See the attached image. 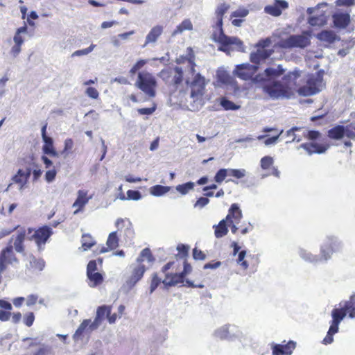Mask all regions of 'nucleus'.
I'll list each match as a JSON object with an SVG mask.
<instances>
[{"label": "nucleus", "instance_id": "nucleus-25", "mask_svg": "<svg viewBox=\"0 0 355 355\" xmlns=\"http://www.w3.org/2000/svg\"><path fill=\"white\" fill-rule=\"evenodd\" d=\"M272 54V51L258 49L256 51L252 52L250 54V61L254 64H258L264 61Z\"/></svg>", "mask_w": 355, "mask_h": 355}, {"label": "nucleus", "instance_id": "nucleus-55", "mask_svg": "<svg viewBox=\"0 0 355 355\" xmlns=\"http://www.w3.org/2000/svg\"><path fill=\"white\" fill-rule=\"evenodd\" d=\"M249 13V10L245 8H239L231 15L232 17H245Z\"/></svg>", "mask_w": 355, "mask_h": 355}, {"label": "nucleus", "instance_id": "nucleus-39", "mask_svg": "<svg viewBox=\"0 0 355 355\" xmlns=\"http://www.w3.org/2000/svg\"><path fill=\"white\" fill-rule=\"evenodd\" d=\"M171 190L170 187L155 185L150 188L149 192L152 196L159 197L162 196Z\"/></svg>", "mask_w": 355, "mask_h": 355}, {"label": "nucleus", "instance_id": "nucleus-16", "mask_svg": "<svg viewBox=\"0 0 355 355\" xmlns=\"http://www.w3.org/2000/svg\"><path fill=\"white\" fill-rule=\"evenodd\" d=\"M257 69L258 67L257 65H251L248 63H244L236 65L234 70V73L241 79L247 80L254 78L253 76Z\"/></svg>", "mask_w": 355, "mask_h": 355}, {"label": "nucleus", "instance_id": "nucleus-7", "mask_svg": "<svg viewBox=\"0 0 355 355\" xmlns=\"http://www.w3.org/2000/svg\"><path fill=\"white\" fill-rule=\"evenodd\" d=\"M263 89L264 92L272 99L291 98L293 97L283 80L282 82L273 81L268 83L263 86Z\"/></svg>", "mask_w": 355, "mask_h": 355}, {"label": "nucleus", "instance_id": "nucleus-46", "mask_svg": "<svg viewBox=\"0 0 355 355\" xmlns=\"http://www.w3.org/2000/svg\"><path fill=\"white\" fill-rule=\"evenodd\" d=\"M327 6V3H320L315 7L308 8L306 12L311 16L320 15L322 12H325L324 11L322 10L321 9L324 7H326Z\"/></svg>", "mask_w": 355, "mask_h": 355}, {"label": "nucleus", "instance_id": "nucleus-57", "mask_svg": "<svg viewBox=\"0 0 355 355\" xmlns=\"http://www.w3.org/2000/svg\"><path fill=\"white\" fill-rule=\"evenodd\" d=\"M21 45L15 44L11 46V49L9 51L10 55L13 58H17L19 53L21 52Z\"/></svg>", "mask_w": 355, "mask_h": 355}, {"label": "nucleus", "instance_id": "nucleus-47", "mask_svg": "<svg viewBox=\"0 0 355 355\" xmlns=\"http://www.w3.org/2000/svg\"><path fill=\"white\" fill-rule=\"evenodd\" d=\"M221 106L226 110H236L240 108L239 105H235L233 102L223 98L220 101Z\"/></svg>", "mask_w": 355, "mask_h": 355}, {"label": "nucleus", "instance_id": "nucleus-22", "mask_svg": "<svg viewBox=\"0 0 355 355\" xmlns=\"http://www.w3.org/2000/svg\"><path fill=\"white\" fill-rule=\"evenodd\" d=\"M296 347V343L293 341H289L286 345L272 344V355H291L293 349Z\"/></svg>", "mask_w": 355, "mask_h": 355}, {"label": "nucleus", "instance_id": "nucleus-50", "mask_svg": "<svg viewBox=\"0 0 355 355\" xmlns=\"http://www.w3.org/2000/svg\"><path fill=\"white\" fill-rule=\"evenodd\" d=\"M95 47H96L95 44H91L89 47H87L86 49H81V50H77V51H74L71 54V56L75 57V56L86 55L89 54V53H91L94 49Z\"/></svg>", "mask_w": 355, "mask_h": 355}, {"label": "nucleus", "instance_id": "nucleus-30", "mask_svg": "<svg viewBox=\"0 0 355 355\" xmlns=\"http://www.w3.org/2000/svg\"><path fill=\"white\" fill-rule=\"evenodd\" d=\"M92 322H91V320L89 319L84 320L81 322V324L79 325L78 328L76 331L75 334L73 335V338L76 342H78L79 340H82V335L84 331H86L89 334L92 332L89 331V330L88 329Z\"/></svg>", "mask_w": 355, "mask_h": 355}, {"label": "nucleus", "instance_id": "nucleus-52", "mask_svg": "<svg viewBox=\"0 0 355 355\" xmlns=\"http://www.w3.org/2000/svg\"><path fill=\"white\" fill-rule=\"evenodd\" d=\"M345 135L352 139H355V125L349 124L345 126Z\"/></svg>", "mask_w": 355, "mask_h": 355}, {"label": "nucleus", "instance_id": "nucleus-29", "mask_svg": "<svg viewBox=\"0 0 355 355\" xmlns=\"http://www.w3.org/2000/svg\"><path fill=\"white\" fill-rule=\"evenodd\" d=\"M184 277L182 273H175L166 275L165 279L163 280V284L167 286H175L184 282Z\"/></svg>", "mask_w": 355, "mask_h": 355}, {"label": "nucleus", "instance_id": "nucleus-41", "mask_svg": "<svg viewBox=\"0 0 355 355\" xmlns=\"http://www.w3.org/2000/svg\"><path fill=\"white\" fill-rule=\"evenodd\" d=\"M146 260L148 263H152L154 261V259L152 256L151 252L149 248H144V250H142L139 256L137 259L136 263H142Z\"/></svg>", "mask_w": 355, "mask_h": 355}, {"label": "nucleus", "instance_id": "nucleus-26", "mask_svg": "<svg viewBox=\"0 0 355 355\" xmlns=\"http://www.w3.org/2000/svg\"><path fill=\"white\" fill-rule=\"evenodd\" d=\"M298 253L304 261L313 264H318L324 261L321 254L320 256L313 254L311 252L304 248H300Z\"/></svg>", "mask_w": 355, "mask_h": 355}, {"label": "nucleus", "instance_id": "nucleus-1", "mask_svg": "<svg viewBox=\"0 0 355 355\" xmlns=\"http://www.w3.org/2000/svg\"><path fill=\"white\" fill-rule=\"evenodd\" d=\"M185 59L188 61L190 69L185 76V83L189 92L184 94V100L190 103L196 104L197 107L202 106L205 103L204 96L206 94V86L209 80L199 72L196 71V64L193 57L190 56Z\"/></svg>", "mask_w": 355, "mask_h": 355}, {"label": "nucleus", "instance_id": "nucleus-17", "mask_svg": "<svg viewBox=\"0 0 355 355\" xmlns=\"http://www.w3.org/2000/svg\"><path fill=\"white\" fill-rule=\"evenodd\" d=\"M284 72V69L281 65H279L276 68L270 67L265 69L263 73H259L254 76V83L268 82L272 78H277L282 75Z\"/></svg>", "mask_w": 355, "mask_h": 355}, {"label": "nucleus", "instance_id": "nucleus-9", "mask_svg": "<svg viewBox=\"0 0 355 355\" xmlns=\"http://www.w3.org/2000/svg\"><path fill=\"white\" fill-rule=\"evenodd\" d=\"M282 80L292 96H294L300 84L304 83L305 77L302 71L295 69L284 75Z\"/></svg>", "mask_w": 355, "mask_h": 355}, {"label": "nucleus", "instance_id": "nucleus-42", "mask_svg": "<svg viewBox=\"0 0 355 355\" xmlns=\"http://www.w3.org/2000/svg\"><path fill=\"white\" fill-rule=\"evenodd\" d=\"M82 248L84 251L90 249L96 244L94 239L89 234H83L81 239Z\"/></svg>", "mask_w": 355, "mask_h": 355}, {"label": "nucleus", "instance_id": "nucleus-53", "mask_svg": "<svg viewBox=\"0 0 355 355\" xmlns=\"http://www.w3.org/2000/svg\"><path fill=\"white\" fill-rule=\"evenodd\" d=\"M245 255H246L245 250H242V251L239 252V256H238V260H237V263L239 264H240L245 270H246L249 266L248 263L244 260Z\"/></svg>", "mask_w": 355, "mask_h": 355}, {"label": "nucleus", "instance_id": "nucleus-49", "mask_svg": "<svg viewBox=\"0 0 355 355\" xmlns=\"http://www.w3.org/2000/svg\"><path fill=\"white\" fill-rule=\"evenodd\" d=\"M227 175H229V168H222L216 173L214 180L216 182L221 183Z\"/></svg>", "mask_w": 355, "mask_h": 355}, {"label": "nucleus", "instance_id": "nucleus-62", "mask_svg": "<svg viewBox=\"0 0 355 355\" xmlns=\"http://www.w3.org/2000/svg\"><path fill=\"white\" fill-rule=\"evenodd\" d=\"M284 132L283 130H281L279 132V133L277 135V136H275V137H270V138H268L266 139L265 141H264V144L266 146H270V145H273V144H275L279 139V137H280V135Z\"/></svg>", "mask_w": 355, "mask_h": 355}, {"label": "nucleus", "instance_id": "nucleus-63", "mask_svg": "<svg viewBox=\"0 0 355 355\" xmlns=\"http://www.w3.org/2000/svg\"><path fill=\"white\" fill-rule=\"evenodd\" d=\"M209 200L207 198L201 197L200 198L194 205L195 207L202 209L209 203Z\"/></svg>", "mask_w": 355, "mask_h": 355}, {"label": "nucleus", "instance_id": "nucleus-61", "mask_svg": "<svg viewBox=\"0 0 355 355\" xmlns=\"http://www.w3.org/2000/svg\"><path fill=\"white\" fill-rule=\"evenodd\" d=\"M156 110V105H154L152 107L149 108H139L137 110V112L141 115H150L152 114Z\"/></svg>", "mask_w": 355, "mask_h": 355}, {"label": "nucleus", "instance_id": "nucleus-8", "mask_svg": "<svg viewBox=\"0 0 355 355\" xmlns=\"http://www.w3.org/2000/svg\"><path fill=\"white\" fill-rule=\"evenodd\" d=\"M158 76L167 85L178 87L182 81L183 71L179 67H168L162 69Z\"/></svg>", "mask_w": 355, "mask_h": 355}, {"label": "nucleus", "instance_id": "nucleus-21", "mask_svg": "<svg viewBox=\"0 0 355 355\" xmlns=\"http://www.w3.org/2000/svg\"><path fill=\"white\" fill-rule=\"evenodd\" d=\"M328 144L323 145L316 142H309L301 144L297 149L303 148L308 155H311L313 153L322 154L326 152L329 148Z\"/></svg>", "mask_w": 355, "mask_h": 355}, {"label": "nucleus", "instance_id": "nucleus-36", "mask_svg": "<svg viewBox=\"0 0 355 355\" xmlns=\"http://www.w3.org/2000/svg\"><path fill=\"white\" fill-rule=\"evenodd\" d=\"M193 29V24L190 19H186L182 21L176 28L173 31L172 36L182 34L185 31H191Z\"/></svg>", "mask_w": 355, "mask_h": 355}, {"label": "nucleus", "instance_id": "nucleus-31", "mask_svg": "<svg viewBox=\"0 0 355 355\" xmlns=\"http://www.w3.org/2000/svg\"><path fill=\"white\" fill-rule=\"evenodd\" d=\"M230 8V5L226 3H222L218 6L216 10V17L217 21L216 23L215 28L216 29L222 28L223 27V16Z\"/></svg>", "mask_w": 355, "mask_h": 355}, {"label": "nucleus", "instance_id": "nucleus-11", "mask_svg": "<svg viewBox=\"0 0 355 355\" xmlns=\"http://www.w3.org/2000/svg\"><path fill=\"white\" fill-rule=\"evenodd\" d=\"M310 44V38L306 33L293 35L278 42V46L284 49L305 48Z\"/></svg>", "mask_w": 355, "mask_h": 355}, {"label": "nucleus", "instance_id": "nucleus-44", "mask_svg": "<svg viewBox=\"0 0 355 355\" xmlns=\"http://www.w3.org/2000/svg\"><path fill=\"white\" fill-rule=\"evenodd\" d=\"M87 276L89 280V284L91 287H95L101 284L103 279L102 275L98 272L96 274H87Z\"/></svg>", "mask_w": 355, "mask_h": 355}, {"label": "nucleus", "instance_id": "nucleus-27", "mask_svg": "<svg viewBox=\"0 0 355 355\" xmlns=\"http://www.w3.org/2000/svg\"><path fill=\"white\" fill-rule=\"evenodd\" d=\"M28 263H26L27 270L33 271H42L45 266V262L42 259H37L31 254L28 257Z\"/></svg>", "mask_w": 355, "mask_h": 355}, {"label": "nucleus", "instance_id": "nucleus-60", "mask_svg": "<svg viewBox=\"0 0 355 355\" xmlns=\"http://www.w3.org/2000/svg\"><path fill=\"white\" fill-rule=\"evenodd\" d=\"M85 94L93 99H97L99 96L98 92L94 87H88L85 91Z\"/></svg>", "mask_w": 355, "mask_h": 355}, {"label": "nucleus", "instance_id": "nucleus-34", "mask_svg": "<svg viewBox=\"0 0 355 355\" xmlns=\"http://www.w3.org/2000/svg\"><path fill=\"white\" fill-rule=\"evenodd\" d=\"M28 32V27L26 24L24 26L18 28L13 36L12 41L15 44L23 45L24 43V37L22 35L26 34Z\"/></svg>", "mask_w": 355, "mask_h": 355}, {"label": "nucleus", "instance_id": "nucleus-33", "mask_svg": "<svg viewBox=\"0 0 355 355\" xmlns=\"http://www.w3.org/2000/svg\"><path fill=\"white\" fill-rule=\"evenodd\" d=\"M214 229V234L216 238H221L225 236L228 232L227 222L223 219L218 225L213 226Z\"/></svg>", "mask_w": 355, "mask_h": 355}, {"label": "nucleus", "instance_id": "nucleus-6", "mask_svg": "<svg viewBox=\"0 0 355 355\" xmlns=\"http://www.w3.org/2000/svg\"><path fill=\"white\" fill-rule=\"evenodd\" d=\"M305 85L300 84L297 92L300 96H309L318 93L322 87V79L318 74L305 78Z\"/></svg>", "mask_w": 355, "mask_h": 355}, {"label": "nucleus", "instance_id": "nucleus-14", "mask_svg": "<svg viewBox=\"0 0 355 355\" xmlns=\"http://www.w3.org/2000/svg\"><path fill=\"white\" fill-rule=\"evenodd\" d=\"M132 272L130 275L127 278L124 287L128 290L132 289L136 284L142 278L146 270V266L143 263H135L131 266Z\"/></svg>", "mask_w": 355, "mask_h": 355}, {"label": "nucleus", "instance_id": "nucleus-56", "mask_svg": "<svg viewBox=\"0 0 355 355\" xmlns=\"http://www.w3.org/2000/svg\"><path fill=\"white\" fill-rule=\"evenodd\" d=\"M273 164V159L270 156L263 157L261 159V166L263 169H268Z\"/></svg>", "mask_w": 355, "mask_h": 355}, {"label": "nucleus", "instance_id": "nucleus-37", "mask_svg": "<svg viewBox=\"0 0 355 355\" xmlns=\"http://www.w3.org/2000/svg\"><path fill=\"white\" fill-rule=\"evenodd\" d=\"M345 135V126L337 125L328 131V136L333 139H340Z\"/></svg>", "mask_w": 355, "mask_h": 355}, {"label": "nucleus", "instance_id": "nucleus-3", "mask_svg": "<svg viewBox=\"0 0 355 355\" xmlns=\"http://www.w3.org/2000/svg\"><path fill=\"white\" fill-rule=\"evenodd\" d=\"M135 85L148 97L155 96L157 80L152 73L146 71L139 72Z\"/></svg>", "mask_w": 355, "mask_h": 355}, {"label": "nucleus", "instance_id": "nucleus-18", "mask_svg": "<svg viewBox=\"0 0 355 355\" xmlns=\"http://www.w3.org/2000/svg\"><path fill=\"white\" fill-rule=\"evenodd\" d=\"M92 198V196H88L87 191L78 190L77 191V198L72 205V207L76 209L73 211V215H77L80 212H83L84 207Z\"/></svg>", "mask_w": 355, "mask_h": 355}, {"label": "nucleus", "instance_id": "nucleus-23", "mask_svg": "<svg viewBox=\"0 0 355 355\" xmlns=\"http://www.w3.org/2000/svg\"><path fill=\"white\" fill-rule=\"evenodd\" d=\"M243 218L242 211L236 203H234L229 209L228 214L224 218L227 223H239Z\"/></svg>", "mask_w": 355, "mask_h": 355}, {"label": "nucleus", "instance_id": "nucleus-32", "mask_svg": "<svg viewBox=\"0 0 355 355\" xmlns=\"http://www.w3.org/2000/svg\"><path fill=\"white\" fill-rule=\"evenodd\" d=\"M327 17L325 12L320 15H312L308 19V23L312 26H322L327 24Z\"/></svg>", "mask_w": 355, "mask_h": 355}, {"label": "nucleus", "instance_id": "nucleus-40", "mask_svg": "<svg viewBox=\"0 0 355 355\" xmlns=\"http://www.w3.org/2000/svg\"><path fill=\"white\" fill-rule=\"evenodd\" d=\"M119 239L117 236V232H111L107 239L106 245L110 250L116 249L119 246Z\"/></svg>", "mask_w": 355, "mask_h": 355}, {"label": "nucleus", "instance_id": "nucleus-28", "mask_svg": "<svg viewBox=\"0 0 355 355\" xmlns=\"http://www.w3.org/2000/svg\"><path fill=\"white\" fill-rule=\"evenodd\" d=\"M335 26L338 28H345L349 23V15L344 12H336L333 15Z\"/></svg>", "mask_w": 355, "mask_h": 355}, {"label": "nucleus", "instance_id": "nucleus-10", "mask_svg": "<svg viewBox=\"0 0 355 355\" xmlns=\"http://www.w3.org/2000/svg\"><path fill=\"white\" fill-rule=\"evenodd\" d=\"M343 245L335 236H327L320 246V254L324 261L329 260L334 252L341 250Z\"/></svg>", "mask_w": 355, "mask_h": 355}, {"label": "nucleus", "instance_id": "nucleus-38", "mask_svg": "<svg viewBox=\"0 0 355 355\" xmlns=\"http://www.w3.org/2000/svg\"><path fill=\"white\" fill-rule=\"evenodd\" d=\"M317 37L321 41L333 43L336 39V35L332 31H322L318 34Z\"/></svg>", "mask_w": 355, "mask_h": 355}, {"label": "nucleus", "instance_id": "nucleus-20", "mask_svg": "<svg viewBox=\"0 0 355 355\" xmlns=\"http://www.w3.org/2000/svg\"><path fill=\"white\" fill-rule=\"evenodd\" d=\"M288 7V3L284 0H274L272 4L268 5L264 8V12L266 14L274 17L279 16L283 10Z\"/></svg>", "mask_w": 355, "mask_h": 355}, {"label": "nucleus", "instance_id": "nucleus-12", "mask_svg": "<svg viewBox=\"0 0 355 355\" xmlns=\"http://www.w3.org/2000/svg\"><path fill=\"white\" fill-rule=\"evenodd\" d=\"M18 263L19 260L14 252L12 245L8 244L0 252V274L6 270L8 265Z\"/></svg>", "mask_w": 355, "mask_h": 355}, {"label": "nucleus", "instance_id": "nucleus-43", "mask_svg": "<svg viewBox=\"0 0 355 355\" xmlns=\"http://www.w3.org/2000/svg\"><path fill=\"white\" fill-rule=\"evenodd\" d=\"M302 128L300 127H293L286 132V136L287 137L291 138V140L287 141L286 143L290 142H300L302 141V137L295 134V132L300 131Z\"/></svg>", "mask_w": 355, "mask_h": 355}, {"label": "nucleus", "instance_id": "nucleus-48", "mask_svg": "<svg viewBox=\"0 0 355 355\" xmlns=\"http://www.w3.org/2000/svg\"><path fill=\"white\" fill-rule=\"evenodd\" d=\"M247 171L244 168L234 169L229 168V175L236 178V179H241L246 176Z\"/></svg>", "mask_w": 355, "mask_h": 355}, {"label": "nucleus", "instance_id": "nucleus-51", "mask_svg": "<svg viewBox=\"0 0 355 355\" xmlns=\"http://www.w3.org/2000/svg\"><path fill=\"white\" fill-rule=\"evenodd\" d=\"M303 135L308 139L314 141L320 138V133L318 131L315 130H307L303 132Z\"/></svg>", "mask_w": 355, "mask_h": 355}, {"label": "nucleus", "instance_id": "nucleus-4", "mask_svg": "<svg viewBox=\"0 0 355 355\" xmlns=\"http://www.w3.org/2000/svg\"><path fill=\"white\" fill-rule=\"evenodd\" d=\"M243 332L239 327L225 324L217 327L213 332L214 338L220 340L234 341L243 338Z\"/></svg>", "mask_w": 355, "mask_h": 355}, {"label": "nucleus", "instance_id": "nucleus-59", "mask_svg": "<svg viewBox=\"0 0 355 355\" xmlns=\"http://www.w3.org/2000/svg\"><path fill=\"white\" fill-rule=\"evenodd\" d=\"M161 280L158 278L157 274H153L152 282L150 287V292L152 293L159 286Z\"/></svg>", "mask_w": 355, "mask_h": 355}, {"label": "nucleus", "instance_id": "nucleus-24", "mask_svg": "<svg viewBox=\"0 0 355 355\" xmlns=\"http://www.w3.org/2000/svg\"><path fill=\"white\" fill-rule=\"evenodd\" d=\"M164 28L161 25H156L153 26L146 37L144 47L149 44H155L158 38L163 33Z\"/></svg>", "mask_w": 355, "mask_h": 355}, {"label": "nucleus", "instance_id": "nucleus-5", "mask_svg": "<svg viewBox=\"0 0 355 355\" xmlns=\"http://www.w3.org/2000/svg\"><path fill=\"white\" fill-rule=\"evenodd\" d=\"M213 40L220 43L222 46L218 48L220 51L227 52L231 46L238 51L243 49V42L236 37H229L224 34L223 28L218 29L212 35Z\"/></svg>", "mask_w": 355, "mask_h": 355}, {"label": "nucleus", "instance_id": "nucleus-64", "mask_svg": "<svg viewBox=\"0 0 355 355\" xmlns=\"http://www.w3.org/2000/svg\"><path fill=\"white\" fill-rule=\"evenodd\" d=\"M56 176V171L55 169L49 170L46 172L45 179L47 182H52Z\"/></svg>", "mask_w": 355, "mask_h": 355}, {"label": "nucleus", "instance_id": "nucleus-2", "mask_svg": "<svg viewBox=\"0 0 355 355\" xmlns=\"http://www.w3.org/2000/svg\"><path fill=\"white\" fill-rule=\"evenodd\" d=\"M347 313L349 318H355V295H352L349 301L340 302L339 307L334 309L331 311L332 320L331 325L322 341L324 345L331 344L334 341L333 336L338 332V325Z\"/></svg>", "mask_w": 355, "mask_h": 355}, {"label": "nucleus", "instance_id": "nucleus-35", "mask_svg": "<svg viewBox=\"0 0 355 355\" xmlns=\"http://www.w3.org/2000/svg\"><path fill=\"white\" fill-rule=\"evenodd\" d=\"M43 141L44 142L42 147L44 153L50 156L58 157V153L54 149L53 139L51 137L46 138Z\"/></svg>", "mask_w": 355, "mask_h": 355}, {"label": "nucleus", "instance_id": "nucleus-19", "mask_svg": "<svg viewBox=\"0 0 355 355\" xmlns=\"http://www.w3.org/2000/svg\"><path fill=\"white\" fill-rule=\"evenodd\" d=\"M111 311L112 307L110 306L103 305L98 307L96 318L88 328L89 331L97 329L105 319V317H107L111 313Z\"/></svg>", "mask_w": 355, "mask_h": 355}, {"label": "nucleus", "instance_id": "nucleus-58", "mask_svg": "<svg viewBox=\"0 0 355 355\" xmlns=\"http://www.w3.org/2000/svg\"><path fill=\"white\" fill-rule=\"evenodd\" d=\"M218 80L223 83L229 84L231 83V77L225 71L218 73Z\"/></svg>", "mask_w": 355, "mask_h": 355}, {"label": "nucleus", "instance_id": "nucleus-15", "mask_svg": "<svg viewBox=\"0 0 355 355\" xmlns=\"http://www.w3.org/2000/svg\"><path fill=\"white\" fill-rule=\"evenodd\" d=\"M32 232L33 230L30 228L27 230H20L17 232L16 235L12 236L8 244L12 245L13 248L17 252L24 254L25 250L24 242L25 238L26 236L28 238L29 235L32 234Z\"/></svg>", "mask_w": 355, "mask_h": 355}, {"label": "nucleus", "instance_id": "nucleus-54", "mask_svg": "<svg viewBox=\"0 0 355 355\" xmlns=\"http://www.w3.org/2000/svg\"><path fill=\"white\" fill-rule=\"evenodd\" d=\"M141 198V194L138 191L128 190L127 191L126 200H139Z\"/></svg>", "mask_w": 355, "mask_h": 355}, {"label": "nucleus", "instance_id": "nucleus-13", "mask_svg": "<svg viewBox=\"0 0 355 355\" xmlns=\"http://www.w3.org/2000/svg\"><path fill=\"white\" fill-rule=\"evenodd\" d=\"M33 234H30L28 239L34 240L37 244L38 250H42L44 249V246L53 234L52 229L48 226H44L37 230L33 231Z\"/></svg>", "mask_w": 355, "mask_h": 355}, {"label": "nucleus", "instance_id": "nucleus-45", "mask_svg": "<svg viewBox=\"0 0 355 355\" xmlns=\"http://www.w3.org/2000/svg\"><path fill=\"white\" fill-rule=\"evenodd\" d=\"M194 188V183L191 182L185 184H179L176 187V190L182 195L187 194L190 191Z\"/></svg>", "mask_w": 355, "mask_h": 355}]
</instances>
